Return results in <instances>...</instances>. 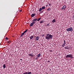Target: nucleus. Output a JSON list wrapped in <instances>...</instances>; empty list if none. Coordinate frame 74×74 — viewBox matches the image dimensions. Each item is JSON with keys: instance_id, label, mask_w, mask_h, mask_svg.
I'll return each mask as SVG.
<instances>
[{"instance_id": "obj_1", "label": "nucleus", "mask_w": 74, "mask_h": 74, "mask_svg": "<svg viewBox=\"0 0 74 74\" xmlns=\"http://www.w3.org/2000/svg\"><path fill=\"white\" fill-rule=\"evenodd\" d=\"M53 37V36L49 34H48L46 35V36L45 38L47 40H49V39H52Z\"/></svg>"}, {"instance_id": "obj_2", "label": "nucleus", "mask_w": 74, "mask_h": 74, "mask_svg": "<svg viewBox=\"0 0 74 74\" xmlns=\"http://www.w3.org/2000/svg\"><path fill=\"white\" fill-rule=\"evenodd\" d=\"M65 57L66 58H70V59H73L74 58V57H73V55L71 54L67 55Z\"/></svg>"}, {"instance_id": "obj_3", "label": "nucleus", "mask_w": 74, "mask_h": 74, "mask_svg": "<svg viewBox=\"0 0 74 74\" xmlns=\"http://www.w3.org/2000/svg\"><path fill=\"white\" fill-rule=\"evenodd\" d=\"M66 32H73V28L72 27H70L68 29H66Z\"/></svg>"}, {"instance_id": "obj_4", "label": "nucleus", "mask_w": 74, "mask_h": 74, "mask_svg": "<svg viewBox=\"0 0 74 74\" xmlns=\"http://www.w3.org/2000/svg\"><path fill=\"white\" fill-rule=\"evenodd\" d=\"M35 23H36V22H32L30 24L29 26H30L32 27L33 26V25H34V24Z\"/></svg>"}, {"instance_id": "obj_5", "label": "nucleus", "mask_w": 74, "mask_h": 74, "mask_svg": "<svg viewBox=\"0 0 74 74\" xmlns=\"http://www.w3.org/2000/svg\"><path fill=\"white\" fill-rule=\"evenodd\" d=\"M37 21V19L35 18L32 20V22H36V21Z\"/></svg>"}, {"instance_id": "obj_6", "label": "nucleus", "mask_w": 74, "mask_h": 74, "mask_svg": "<svg viewBox=\"0 0 74 74\" xmlns=\"http://www.w3.org/2000/svg\"><path fill=\"white\" fill-rule=\"evenodd\" d=\"M69 48H70V47L69 46H66L65 47V49H69Z\"/></svg>"}, {"instance_id": "obj_7", "label": "nucleus", "mask_w": 74, "mask_h": 74, "mask_svg": "<svg viewBox=\"0 0 74 74\" xmlns=\"http://www.w3.org/2000/svg\"><path fill=\"white\" fill-rule=\"evenodd\" d=\"M36 14H32L31 15V16L32 17H34L36 15Z\"/></svg>"}, {"instance_id": "obj_8", "label": "nucleus", "mask_w": 74, "mask_h": 74, "mask_svg": "<svg viewBox=\"0 0 74 74\" xmlns=\"http://www.w3.org/2000/svg\"><path fill=\"white\" fill-rule=\"evenodd\" d=\"M66 8V5H64V6H63L62 7V10H63V9H64V8Z\"/></svg>"}, {"instance_id": "obj_9", "label": "nucleus", "mask_w": 74, "mask_h": 74, "mask_svg": "<svg viewBox=\"0 0 74 74\" xmlns=\"http://www.w3.org/2000/svg\"><path fill=\"white\" fill-rule=\"evenodd\" d=\"M52 23H54V22H56V20L55 19H53L52 21Z\"/></svg>"}, {"instance_id": "obj_10", "label": "nucleus", "mask_w": 74, "mask_h": 74, "mask_svg": "<svg viewBox=\"0 0 74 74\" xmlns=\"http://www.w3.org/2000/svg\"><path fill=\"white\" fill-rule=\"evenodd\" d=\"M24 34H25L24 33H22L21 34L20 37H22V36H23V35H24Z\"/></svg>"}, {"instance_id": "obj_11", "label": "nucleus", "mask_w": 74, "mask_h": 74, "mask_svg": "<svg viewBox=\"0 0 74 74\" xmlns=\"http://www.w3.org/2000/svg\"><path fill=\"white\" fill-rule=\"evenodd\" d=\"M33 37H34V36H31L30 37V40H32V39L33 38Z\"/></svg>"}, {"instance_id": "obj_12", "label": "nucleus", "mask_w": 74, "mask_h": 74, "mask_svg": "<svg viewBox=\"0 0 74 74\" xmlns=\"http://www.w3.org/2000/svg\"><path fill=\"white\" fill-rule=\"evenodd\" d=\"M40 56H41V54H40V53L39 54H38L37 55V58H39V57H40Z\"/></svg>"}, {"instance_id": "obj_13", "label": "nucleus", "mask_w": 74, "mask_h": 74, "mask_svg": "<svg viewBox=\"0 0 74 74\" xmlns=\"http://www.w3.org/2000/svg\"><path fill=\"white\" fill-rule=\"evenodd\" d=\"M38 39H39V37L38 36H37L36 38V41L38 40Z\"/></svg>"}, {"instance_id": "obj_14", "label": "nucleus", "mask_w": 74, "mask_h": 74, "mask_svg": "<svg viewBox=\"0 0 74 74\" xmlns=\"http://www.w3.org/2000/svg\"><path fill=\"white\" fill-rule=\"evenodd\" d=\"M42 10H45V6H43L42 7Z\"/></svg>"}, {"instance_id": "obj_15", "label": "nucleus", "mask_w": 74, "mask_h": 74, "mask_svg": "<svg viewBox=\"0 0 74 74\" xmlns=\"http://www.w3.org/2000/svg\"><path fill=\"white\" fill-rule=\"evenodd\" d=\"M40 23H44V20H42L40 22Z\"/></svg>"}, {"instance_id": "obj_16", "label": "nucleus", "mask_w": 74, "mask_h": 74, "mask_svg": "<svg viewBox=\"0 0 74 74\" xmlns=\"http://www.w3.org/2000/svg\"><path fill=\"white\" fill-rule=\"evenodd\" d=\"M27 30H28V29H27L26 30H25V31H24V32L23 33L25 34V33H26V32H27Z\"/></svg>"}, {"instance_id": "obj_17", "label": "nucleus", "mask_w": 74, "mask_h": 74, "mask_svg": "<svg viewBox=\"0 0 74 74\" xmlns=\"http://www.w3.org/2000/svg\"><path fill=\"white\" fill-rule=\"evenodd\" d=\"M41 11H42V8H39V12H41Z\"/></svg>"}, {"instance_id": "obj_18", "label": "nucleus", "mask_w": 74, "mask_h": 74, "mask_svg": "<svg viewBox=\"0 0 74 74\" xmlns=\"http://www.w3.org/2000/svg\"><path fill=\"white\" fill-rule=\"evenodd\" d=\"M32 55H33V53H32L31 54H29V56H32Z\"/></svg>"}, {"instance_id": "obj_19", "label": "nucleus", "mask_w": 74, "mask_h": 74, "mask_svg": "<svg viewBox=\"0 0 74 74\" xmlns=\"http://www.w3.org/2000/svg\"><path fill=\"white\" fill-rule=\"evenodd\" d=\"M32 73V72H27V74H31Z\"/></svg>"}, {"instance_id": "obj_20", "label": "nucleus", "mask_w": 74, "mask_h": 74, "mask_svg": "<svg viewBox=\"0 0 74 74\" xmlns=\"http://www.w3.org/2000/svg\"><path fill=\"white\" fill-rule=\"evenodd\" d=\"M3 67L4 69H5V68L6 67V66H5V64H4L3 65Z\"/></svg>"}, {"instance_id": "obj_21", "label": "nucleus", "mask_w": 74, "mask_h": 74, "mask_svg": "<svg viewBox=\"0 0 74 74\" xmlns=\"http://www.w3.org/2000/svg\"><path fill=\"white\" fill-rule=\"evenodd\" d=\"M41 18H39L38 19H37V21H40V20L41 19Z\"/></svg>"}, {"instance_id": "obj_22", "label": "nucleus", "mask_w": 74, "mask_h": 74, "mask_svg": "<svg viewBox=\"0 0 74 74\" xmlns=\"http://www.w3.org/2000/svg\"><path fill=\"white\" fill-rule=\"evenodd\" d=\"M65 43H63V45H62V47H64V45H65Z\"/></svg>"}, {"instance_id": "obj_23", "label": "nucleus", "mask_w": 74, "mask_h": 74, "mask_svg": "<svg viewBox=\"0 0 74 74\" xmlns=\"http://www.w3.org/2000/svg\"><path fill=\"white\" fill-rule=\"evenodd\" d=\"M50 10H51V9L50 8H48L47 9V11H49Z\"/></svg>"}, {"instance_id": "obj_24", "label": "nucleus", "mask_w": 74, "mask_h": 74, "mask_svg": "<svg viewBox=\"0 0 74 74\" xmlns=\"http://www.w3.org/2000/svg\"><path fill=\"white\" fill-rule=\"evenodd\" d=\"M23 74H27V72H26L23 73Z\"/></svg>"}, {"instance_id": "obj_25", "label": "nucleus", "mask_w": 74, "mask_h": 74, "mask_svg": "<svg viewBox=\"0 0 74 74\" xmlns=\"http://www.w3.org/2000/svg\"><path fill=\"white\" fill-rule=\"evenodd\" d=\"M66 41H65V40H64V43L66 44Z\"/></svg>"}, {"instance_id": "obj_26", "label": "nucleus", "mask_w": 74, "mask_h": 74, "mask_svg": "<svg viewBox=\"0 0 74 74\" xmlns=\"http://www.w3.org/2000/svg\"><path fill=\"white\" fill-rule=\"evenodd\" d=\"M44 12V10L43 11H42L40 12V14H41V13H42Z\"/></svg>"}, {"instance_id": "obj_27", "label": "nucleus", "mask_w": 74, "mask_h": 74, "mask_svg": "<svg viewBox=\"0 0 74 74\" xmlns=\"http://www.w3.org/2000/svg\"><path fill=\"white\" fill-rule=\"evenodd\" d=\"M20 60H21L20 62H22V59H20Z\"/></svg>"}, {"instance_id": "obj_28", "label": "nucleus", "mask_w": 74, "mask_h": 74, "mask_svg": "<svg viewBox=\"0 0 74 74\" xmlns=\"http://www.w3.org/2000/svg\"><path fill=\"white\" fill-rule=\"evenodd\" d=\"M5 39H6V40H8V38H7V37H6L5 38Z\"/></svg>"}, {"instance_id": "obj_29", "label": "nucleus", "mask_w": 74, "mask_h": 74, "mask_svg": "<svg viewBox=\"0 0 74 74\" xmlns=\"http://www.w3.org/2000/svg\"><path fill=\"white\" fill-rule=\"evenodd\" d=\"M10 42H11V41H9L8 43H9V44H10Z\"/></svg>"}, {"instance_id": "obj_30", "label": "nucleus", "mask_w": 74, "mask_h": 74, "mask_svg": "<svg viewBox=\"0 0 74 74\" xmlns=\"http://www.w3.org/2000/svg\"><path fill=\"white\" fill-rule=\"evenodd\" d=\"M48 62H49V63H50V61L48 60L47 61Z\"/></svg>"}, {"instance_id": "obj_31", "label": "nucleus", "mask_w": 74, "mask_h": 74, "mask_svg": "<svg viewBox=\"0 0 74 74\" xmlns=\"http://www.w3.org/2000/svg\"><path fill=\"white\" fill-rule=\"evenodd\" d=\"M49 25L48 23L47 25V26H49Z\"/></svg>"}, {"instance_id": "obj_32", "label": "nucleus", "mask_w": 74, "mask_h": 74, "mask_svg": "<svg viewBox=\"0 0 74 74\" xmlns=\"http://www.w3.org/2000/svg\"><path fill=\"white\" fill-rule=\"evenodd\" d=\"M50 51V52H52V50H51Z\"/></svg>"}, {"instance_id": "obj_33", "label": "nucleus", "mask_w": 74, "mask_h": 74, "mask_svg": "<svg viewBox=\"0 0 74 74\" xmlns=\"http://www.w3.org/2000/svg\"><path fill=\"white\" fill-rule=\"evenodd\" d=\"M22 10H20V11H19V12H22Z\"/></svg>"}, {"instance_id": "obj_34", "label": "nucleus", "mask_w": 74, "mask_h": 74, "mask_svg": "<svg viewBox=\"0 0 74 74\" xmlns=\"http://www.w3.org/2000/svg\"><path fill=\"white\" fill-rule=\"evenodd\" d=\"M51 5V3H50V4H49V6H50V5Z\"/></svg>"}, {"instance_id": "obj_35", "label": "nucleus", "mask_w": 74, "mask_h": 74, "mask_svg": "<svg viewBox=\"0 0 74 74\" xmlns=\"http://www.w3.org/2000/svg\"><path fill=\"white\" fill-rule=\"evenodd\" d=\"M31 58H32V57H33V55H32V56H31Z\"/></svg>"}, {"instance_id": "obj_36", "label": "nucleus", "mask_w": 74, "mask_h": 74, "mask_svg": "<svg viewBox=\"0 0 74 74\" xmlns=\"http://www.w3.org/2000/svg\"><path fill=\"white\" fill-rule=\"evenodd\" d=\"M73 19H74V15L73 16Z\"/></svg>"}, {"instance_id": "obj_37", "label": "nucleus", "mask_w": 74, "mask_h": 74, "mask_svg": "<svg viewBox=\"0 0 74 74\" xmlns=\"http://www.w3.org/2000/svg\"><path fill=\"white\" fill-rule=\"evenodd\" d=\"M48 5H46V7H47V6H48Z\"/></svg>"}, {"instance_id": "obj_38", "label": "nucleus", "mask_w": 74, "mask_h": 74, "mask_svg": "<svg viewBox=\"0 0 74 74\" xmlns=\"http://www.w3.org/2000/svg\"><path fill=\"white\" fill-rule=\"evenodd\" d=\"M35 59H37V58L36 57V58H35Z\"/></svg>"}]
</instances>
